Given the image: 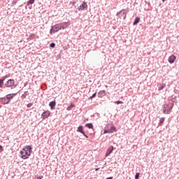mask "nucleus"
I'll return each mask as SVG.
<instances>
[{
    "label": "nucleus",
    "instance_id": "obj_1",
    "mask_svg": "<svg viewBox=\"0 0 179 179\" xmlns=\"http://www.w3.org/2000/svg\"><path fill=\"white\" fill-rule=\"evenodd\" d=\"M69 26V23L66 22L55 24L50 27V34H55L58 33L59 30H65Z\"/></svg>",
    "mask_w": 179,
    "mask_h": 179
},
{
    "label": "nucleus",
    "instance_id": "obj_2",
    "mask_svg": "<svg viewBox=\"0 0 179 179\" xmlns=\"http://www.w3.org/2000/svg\"><path fill=\"white\" fill-rule=\"evenodd\" d=\"M31 153H33V147L31 145H25L20 152V157L24 160L29 159L31 156Z\"/></svg>",
    "mask_w": 179,
    "mask_h": 179
},
{
    "label": "nucleus",
    "instance_id": "obj_3",
    "mask_svg": "<svg viewBox=\"0 0 179 179\" xmlns=\"http://www.w3.org/2000/svg\"><path fill=\"white\" fill-rule=\"evenodd\" d=\"M17 86H19V82L13 78L7 79L4 83L5 89H8V90H15Z\"/></svg>",
    "mask_w": 179,
    "mask_h": 179
},
{
    "label": "nucleus",
    "instance_id": "obj_4",
    "mask_svg": "<svg viewBox=\"0 0 179 179\" xmlns=\"http://www.w3.org/2000/svg\"><path fill=\"white\" fill-rule=\"evenodd\" d=\"M118 130L117 129V127L114 126L113 124L108 123L106 124V127L103 129V134H114V132H117Z\"/></svg>",
    "mask_w": 179,
    "mask_h": 179
},
{
    "label": "nucleus",
    "instance_id": "obj_5",
    "mask_svg": "<svg viewBox=\"0 0 179 179\" xmlns=\"http://www.w3.org/2000/svg\"><path fill=\"white\" fill-rule=\"evenodd\" d=\"M116 16L120 19H122L125 20L127 19V12H125V9H122L120 11L117 12Z\"/></svg>",
    "mask_w": 179,
    "mask_h": 179
},
{
    "label": "nucleus",
    "instance_id": "obj_6",
    "mask_svg": "<svg viewBox=\"0 0 179 179\" xmlns=\"http://www.w3.org/2000/svg\"><path fill=\"white\" fill-rule=\"evenodd\" d=\"M76 132H79L80 134H82V135H83V136H85V138H86L87 139H89V136H87L86 134V133L85 132V127H83V126L80 125L77 128Z\"/></svg>",
    "mask_w": 179,
    "mask_h": 179
},
{
    "label": "nucleus",
    "instance_id": "obj_7",
    "mask_svg": "<svg viewBox=\"0 0 179 179\" xmlns=\"http://www.w3.org/2000/svg\"><path fill=\"white\" fill-rule=\"evenodd\" d=\"M87 2L84 1L82 2L81 5L78 7V10H79L80 12H82V10H87Z\"/></svg>",
    "mask_w": 179,
    "mask_h": 179
},
{
    "label": "nucleus",
    "instance_id": "obj_8",
    "mask_svg": "<svg viewBox=\"0 0 179 179\" xmlns=\"http://www.w3.org/2000/svg\"><path fill=\"white\" fill-rule=\"evenodd\" d=\"M17 96V92H15L6 94V97H7V100L9 101V103H10V101H12V100H13V99H15V97H16Z\"/></svg>",
    "mask_w": 179,
    "mask_h": 179
},
{
    "label": "nucleus",
    "instance_id": "obj_9",
    "mask_svg": "<svg viewBox=\"0 0 179 179\" xmlns=\"http://www.w3.org/2000/svg\"><path fill=\"white\" fill-rule=\"evenodd\" d=\"M114 150H115V148L114 146L113 145L109 146L105 154L106 157H108V156H110L111 153L114 152Z\"/></svg>",
    "mask_w": 179,
    "mask_h": 179
},
{
    "label": "nucleus",
    "instance_id": "obj_10",
    "mask_svg": "<svg viewBox=\"0 0 179 179\" xmlns=\"http://www.w3.org/2000/svg\"><path fill=\"white\" fill-rule=\"evenodd\" d=\"M51 115V111L50 110H45L42 114H41V117H42V120H47V118H48V117H50Z\"/></svg>",
    "mask_w": 179,
    "mask_h": 179
},
{
    "label": "nucleus",
    "instance_id": "obj_11",
    "mask_svg": "<svg viewBox=\"0 0 179 179\" xmlns=\"http://www.w3.org/2000/svg\"><path fill=\"white\" fill-rule=\"evenodd\" d=\"M0 103L1 104H3V106H5L6 104H9L10 103V102L8 100V98L6 97V96L0 98Z\"/></svg>",
    "mask_w": 179,
    "mask_h": 179
},
{
    "label": "nucleus",
    "instance_id": "obj_12",
    "mask_svg": "<svg viewBox=\"0 0 179 179\" xmlns=\"http://www.w3.org/2000/svg\"><path fill=\"white\" fill-rule=\"evenodd\" d=\"M176 59H177V56H176L174 55H171L168 58V62H169V64H174V62H176Z\"/></svg>",
    "mask_w": 179,
    "mask_h": 179
},
{
    "label": "nucleus",
    "instance_id": "obj_13",
    "mask_svg": "<svg viewBox=\"0 0 179 179\" xmlns=\"http://www.w3.org/2000/svg\"><path fill=\"white\" fill-rule=\"evenodd\" d=\"M167 104H163L162 105V110L163 111L164 114H170V110H171V108H166Z\"/></svg>",
    "mask_w": 179,
    "mask_h": 179
},
{
    "label": "nucleus",
    "instance_id": "obj_14",
    "mask_svg": "<svg viewBox=\"0 0 179 179\" xmlns=\"http://www.w3.org/2000/svg\"><path fill=\"white\" fill-rule=\"evenodd\" d=\"M55 106H57V101L55 100H53L49 103L50 110H55Z\"/></svg>",
    "mask_w": 179,
    "mask_h": 179
},
{
    "label": "nucleus",
    "instance_id": "obj_15",
    "mask_svg": "<svg viewBox=\"0 0 179 179\" xmlns=\"http://www.w3.org/2000/svg\"><path fill=\"white\" fill-rule=\"evenodd\" d=\"M139 22H141V17H136L133 22V26H138V24H139Z\"/></svg>",
    "mask_w": 179,
    "mask_h": 179
},
{
    "label": "nucleus",
    "instance_id": "obj_16",
    "mask_svg": "<svg viewBox=\"0 0 179 179\" xmlns=\"http://www.w3.org/2000/svg\"><path fill=\"white\" fill-rule=\"evenodd\" d=\"M106 94V90H101L98 92V97L99 98L104 97Z\"/></svg>",
    "mask_w": 179,
    "mask_h": 179
},
{
    "label": "nucleus",
    "instance_id": "obj_17",
    "mask_svg": "<svg viewBox=\"0 0 179 179\" xmlns=\"http://www.w3.org/2000/svg\"><path fill=\"white\" fill-rule=\"evenodd\" d=\"M0 89H5V81L3 78H0Z\"/></svg>",
    "mask_w": 179,
    "mask_h": 179
},
{
    "label": "nucleus",
    "instance_id": "obj_18",
    "mask_svg": "<svg viewBox=\"0 0 179 179\" xmlns=\"http://www.w3.org/2000/svg\"><path fill=\"white\" fill-rule=\"evenodd\" d=\"M74 107H76L75 103H71L70 106L66 108V110L67 111H71V110H72V108H74Z\"/></svg>",
    "mask_w": 179,
    "mask_h": 179
},
{
    "label": "nucleus",
    "instance_id": "obj_19",
    "mask_svg": "<svg viewBox=\"0 0 179 179\" xmlns=\"http://www.w3.org/2000/svg\"><path fill=\"white\" fill-rule=\"evenodd\" d=\"M166 120V117H162L159 120V122L158 123L159 127H162V125H163V124H164V120Z\"/></svg>",
    "mask_w": 179,
    "mask_h": 179
},
{
    "label": "nucleus",
    "instance_id": "obj_20",
    "mask_svg": "<svg viewBox=\"0 0 179 179\" xmlns=\"http://www.w3.org/2000/svg\"><path fill=\"white\" fill-rule=\"evenodd\" d=\"M85 128H88L89 129H93L94 128L93 123L85 124Z\"/></svg>",
    "mask_w": 179,
    "mask_h": 179
},
{
    "label": "nucleus",
    "instance_id": "obj_21",
    "mask_svg": "<svg viewBox=\"0 0 179 179\" xmlns=\"http://www.w3.org/2000/svg\"><path fill=\"white\" fill-rule=\"evenodd\" d=\"M97 96V92H94L92 96L89 97V100H93V99H96Z\"/></svg>",
    "mask_w": 179,
    "mask_h": 179
},
{
    "label": "nucleus",
    "instance_id": "obj_22",
    "mask_svg": "<svg viewBox=\"0 0 179 179\" xmlns=\"http://www.w3.org/2000/svg\"><path fill=\"white\" fill-rule=\"evenodd\" d=\"M34 2H36V0H29L27 2V6H30V5H33V3H34Z\"/></svg>",
    "mask_w": 179,
    "mask_h": 179
},
{
    "label": "nucleus",
    "instance_id": "obj_23",
    "mask_svg": "<svg viewBox=\"0 0 179 179\" xmlns=\"http://www.w3.org/2000/svg\"><path fill=\"white\" fill-rule=\"evenodd\" d=\"M166 87V84H161L159 85V87H158V90L160 92L161 90H163Z\"/></svg>",
    "mask_w": 179,
    "mask_h": 179
},
{
    "label": "nucleus",
    "instance_id": "obj_24",
    "mask_svg": "<svg viewBox=\"0 0 179 179\" xmlns=\"http://www.w3.org/2000/svg\"><path fill=\"white\" fill-rule=\"evenodd\" d=\"M177 100V96H174V95H172L171 96V101L172 103H175V101Z\"/></svg>",
    "mask_w": 179,
    "mask_h": 179
},
{
    "label": "nucleus",
    "instance_id": "obj_25",
    "mask_svg": "<svg viewBox=\"0 0 179 179\" xmlns=\"http://www.w3.org/2000/svg\"><path fill=\"white\" fill-rule=\"evenodd\" d=\"M29 94V92L27 91H25L24 94L21 96L22 99H26L27 97V95Z\"/></svg>",
    "mask_w": 179,
    "mask_h": 179
},
{
    "label": "nucleus",
    "instance_id": "obj_26",
    "mask_svg": "<svg viewBox=\"0 0 179 179\" xmlns=\"http://www.w3.org/2000/svg\"><path fill=\"white\" fill-rule=\"evenodd\" d=\"M113 103L115 104H117V105L124 104V101H114Z\"/></svg>",
    "mask_w": 179,
    "mask_h": 179
},
{
    "label": "nucleus",
    "instance_id": "obj_27",
    "mask_svg": "<svg viewBox=\"0 0 179 179\" xmlns=\"http://www.w3.org/2000/svg\"><path fill=\"white\" fill-rule=\"evenodd\" d=\"M139 177H141V173L137 172L135 175V179H139Z\"/></svg>",
    "mask_w": 179,
    "mask_h": 179
},
{
    "label": "nucleus",
    "instance_id": "obj_28",
    "mask_svg": "<svg viewBox=\"0 0 179 179\" xmlns=\"http://www.w3.org/2000/svg\"><path fill=\"white\" fill-rule=\"evenodd\" d=\"M55 45H56L55 43L52 42V43L50 44V48H55Z\"/></svg>",
    "mask_w": 179,
    "mask_h": 179
},
{
    "label": "nucleus",
    "instance_id": "obj_29",
    "mask_svg": "<svg viewBox=\"0 0 179 179\" xmlns=\"http://www.w3.org/2000/svg\"><path fill=\"white\" fill-rule=\"evenodd\" d=\"M10 75L9 74H6V76L1 77V79L4 80V82L6 80V79H8V78H9Z\"/></svg>",
    "mask_w": 179,
    "mask_h": 179
},
{
    "label": "nucleus",
    "instance_id": "obj_30",
    "mask_svg": "<svg viewBox=\"0 0 179 179\" xmlns=\"http://www.w3.org/2000/svg\"><path fill=\"white\" fill-rule=\"evenodd\" d=\"M34 38V34H31L29 35V37L27 38V40H33Z\"/></svg>",
    "mask_w": 179,
    "mask_h": 179
},
{
    "label": "nucleus",
    "instance_id": "obj_31",
    "mask_svg": "<svg viewBox=\"0 0 179 179\" xmlns=\"http://www.w3.org/2000/svg\"><path fill=\"white\" fill-rule=\"evenodd\" d=\"M169 108H171V110H170V113H171V110H173L172 107H170V104H166V110H169Z\"/></svg>",
    "mask_w": 179,
    "mask_h": 179
},
{
    "label": "nucleus",
    "instance_id": "obj_32",
    "mask_svg": "<svg viewBox=\"0 0 179 179\" xmlns=\"http://www.w3.org/2000/svg\"><path fill=\"white\" fill-rule=\"evenodd\" d=\"M32 106H33V103H29L27 104V108H30Z\"/></svg>",
    "mask_w": 179,
    "mask_h": 179
},
{
    "label": "nucleus",
    "instance_id": "obj_33",
    "mask_svg": "<svg viewBox=\"0 0 179 179\" xmlns=\"http://www.w3.org/2000/svg\"><path fill=\"white\" fill-rule=\"evenodd\" d=\"M16 3H17V0L13 1L11 6H15V5H16Z\"/></svg>",
    "mask_w": 179,
    "mask_h": 179
},
{
    "label": "nucleus",
    "instance_id": "obj_34",
    "mask_svg": "<svg viewBox=\"0 0 179 179\" xmlns=\"http://www.w3.org/2000/svg\"><path fill=\"white\" fill-rule=\"evenodd\" d=\"M69 4L75 6V5H76V1H71Z\"/></svg>",
    "mask_w": 179,
    "mask_h": 179
},
{
    "label": "nucleus",
    "instance_id": "obj_35",
    "mask_svg": "<svg viewBox=\"0 0 179 179\" xmlns=\"http://www.w3.org/2000/svg\"><path fill=\"white\" fill-rule=\"evenodd\" d=\"M3 152V146L0 145V153H2Z\"/></svg>",
    "mask_w": 179,
    "mask_h": 179
},
{
    "label": "nucleus",
    "instance_id": "obj_36",
    "mask_svg": "<svg viewBox=\"0 0 179 179\" xmlns=\"http://www.w3.org/2000/svg\"><path fill=\"white\" fill-rule=\"evenodd\" d=\"M170 104H171L170 107H172V110H173V107H174V102H172Z\"/></svg>",
    "mask_w": 179,
    "mask_h": 179
},
{
    "label": "nucleus",
    "instance_id": "obj_37",
    "mask_svg": "<svg viewBox=\"0 0 179 179\" xmlns=\"http://www.w3.org/2000/svg\"><path fill=\"white\" fill-rule=\"evenodd\" d=\"M44 176H38L36 179H43Z\"/></svg>",
    "mask_w": 179,
    "mask_h": 179
},
{
    "label": "nucleus",
    "instance_id": "obj_38",
    "mask_svg": "<svg viewBox=\"0 0 179 179\" xmlns=\"http://www.w3.org/2000/svg\"><path fill=\"white\" fill-rule=\"evenodd\" d=\"M94 170L95 171H99L100 170V168H95Z\"/></svg>",
    "mask_w": 179,
    "mask_h": 179
},
{
    "label": "nucleus",
    "instance_id": "obj_39",
    "mask_svg": "<svg viewBox=\"0 0 179 179\" xmlns=\"http://www.w3.org/2000/svg\"><path fill=\"white\" fill-rule=\"evenodd\" d=\"M113 178H114V177H113V176H110V177L106 178V179H113Z\"/></svg>",
    "mask_w": 179,
    "mask_h": 179
},
{
    "label": "nucleus",
    "instance_id": "obj_40",
    "mask_svg": "<svg viewBox=\"0 0 179 179\" xmlns=\"http://www.w3.org/2000/svg\"><path fill=\"white\" fill-rule=\"evenodd\" d=\"M26 86H27V83H25L24 84V87H26Z\"/></svg>",
    "mask_w": 179,
    "mask_h": 179
},
{
    "label": "nucleus",
    "instance_id": "obj_41",
    "mask_svg": "<svg viewBox=\"0 0 179 179\" xmlns=\"http://www.w3.org/2000/svg\"><path fill=\"white\" fill-rule=\"evenodd\" d=\"M57 57H58V58H61V54H59V55H57Z\"/></svg>",
    "mask_w": 179,
    "mask_h": 179
},
{
    "label": "nucleus",
    "instance_id": "obj_42",
    "mask_svg": "<svg viewBox=\"0 0 179 179\" xmlns=\"http://www.w3.org/2000/svg\"><path fill=\"white\" fill-rule=\"evenodd\" d=\"M166 0H162V2H164V1H166Z\"/></svg>",
    "mask_w": 179,
    "mask_h": 179
},
{
    "label": "nucleus",
    "instance_id": "obj_43",
    "mask_svg": "<svg viewBox=\"0 0 179 179\" xmlns=\"http://www.w3.org/2000/svg\"><path fill=\"white\" fill-rule=\"evenodd\" d=\"M75 13H78V10H76Z\"/></svg>",
    "mask_w": 179,
    "mask_h": 179
},
{
    "label": "nucleus",
    "instance_id": "obj_44",
    "mask_svg": "<svg viewBox=\"0 0 179 179\" xmlns=\"http://www.w3.org/2000/svg\"><path fill=\"white\" fill-rule=\"evenodd\" d=\"M0 108H2V106L1 105H0Z\"/></svg>",
    "mask_w": 179,
    "mask_h": 179
},
{
    "label": "nucleus",
    "instance_id": "obj_45",
    "mask_svg": "<svg viewBox=\"0 0 179 179\" xmlns=\"http://www.w3.org/2000/svg\"><path fill=\"white\" fill-rule=\"evenodd\" d=\"M29 9H31V6L29 7Z\"/></svg>",
    "mask_w": 179,
    "mask_h": 179
},
{
    "label": "nucleus",
    "instance_id": "obj_46",
    "mask_svg": "<svg viewBox=\"0 0 179 179\" xmlns=\"http://www.w3.org/2000/svg\"><path fill=\"white\" fill-rule=\"evenodd\" d=\"M19 92H20V91H18V92H17V93H19Z\"/></svg>",
    "mask_w": 179,
    "mask_h": 179
}]
</instances>
